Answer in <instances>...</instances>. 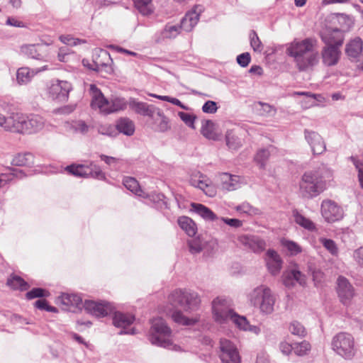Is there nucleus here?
<instances>
[{
  "instance_id": "nucleus-48",
  "label": "nucleus",
  "mask_w": 363,
  "mask_h": 363,
  "mask_svg": "<svg viewBox=\"0 0 363 363\" xmlns=\"http://www.w3.org/2000/svg\"><path fill=\"white\" fill-rule=\"evenodd\" d=\"M250 45L255 52H261L263 50V45L259 40L257 33L252 30L250 33Z\"/></svg>"
},
{
  "instance_id": "nucleus-24",
  "label": "nucleus",
  "mask_w": 363,
  "mask_h": 363,
  "mask_svg": "<svg viewBox=\"0 0 363 363\" xmlns=\"http://www.w3.org/2000/svg\"><path fill=\"white\" fill-rule=\"evenodd\" d=\"M45 124L43 118L39 115H24V123L22 134H30L41 130Z\"/></svg>"
},
{
  "instance_id": "nucleus-22",
  "label": "nucleus",
  "mask_w": 363,
  "mask_h": 363,
  "mask_svg": "<svg viewBox=\"0 0 363 363\" xmlns=\"http://www.w3.org/2000/svg\"><path fill=\"white\" fill-rule=\"evenodd\" d=\"M305 138L310 145L314 155H320L326 150L325 143L316 132L305 130Z\"/></svg>"
},
{
  "instance_id": "nucleus-46",
  "label": "nucleus",
  "mask_w": 363,
  "mask_h": 363,
  "mask_svg": "<svg viewBox=\"0 0 363 363\" xmlns=\"http://www.w3.org/2000/svg\"><path fill=\"white\" fill-rule=\"evenodd\" d=\"M33 71H32V74H30V71L28 67H21L19 68L17 71L16 79L18 83H27L29 82L33 74Z\"/></svg>"
},
{
  "instance_id": "nucleus-50",
  "label": "nucleus",
  "mask_w": 363,
  "mask_h": 363,
  "mask_svg": "<svg viewBox=\"0 0 363 363\" xmlns=\"http://www.w3.org/2000/svg\"><path fill=\"white\" fill-rule=\"evenodd\" d=\"M181 31L178 25H167L162 32V35L167 38H174L177 37Z\"/></svg>"
},
{
  "instance_id": "nucleus-51",
  "label": "nucleus",
  "mask_w": 363,
  "mask_h": 363,
  "mask_svg": "<svg viewBox=\"0 0 363 363\" xmlns=\"http://www.w3.org/2000/svg\"><path fill=\"white\" fill-rule=\"evenodd\" d=\"M49 292L42 288H33L30 291H28L26 294V297L28 300H31L35 298H43L49 296Z\"/></svg>"
},
{
  "instance_id": "nucleus-20",
  "label": "nucleus",
  "mask_w": 363,
  "mask_h": 363,
  "mask_svg": "<svg viewBox=\"0 0 363 363\" xmlns=\"http://www.w3.org/2000/svg\"><path fill=\"white\" fill-rule=\"evenodd\" d=\"M58 301L64 311H74L76 309H81L83 306L82 298L77 294H62L58 297Z\"/></svg>"
},
{
  "instance_id": "nucleus-44",
  "label": "nucleus",
  "mask_w": 363,
  "mask_h": 363,
  "mask_svg": "<svg viewBox=\"0 0 363 363\" xmlns=\"http://www.w3.org/2000/svg\"><path fill=\"white\" fill-rule=\"evenodd\" d=\"M272 149L273 147L269 146L268 148H262L257 151L255 160L259 164L260 168L264 169L265 167L266 162L268 160Z\"/></svg>"
},
{
  "instance_id": "nucleus-25",
  "label": "nucleus",
  "mask_w": 363,
  "mask_h": 363,
  "mask_svg": "<svg viewBox=\"0 0 363 363\" xmlns=\"http://www.w3.org/2000/svg\"><path fill=\"white\" fill-rule=\"evenodd\" d=\"M90 91L92 96L91 102L92 108H98L100 111L106 113L108 100L104 97L101 90L95 84L90 85Z\"/></svg>"
},
{
  "instance_id": "nucleus-47",
  "label": "nucleus",
  "mask_w": 363,
  "mask_h": 363,
  "mask_svg": "<svg viewBox=\"0 0 363 363\" xmlns=\"http://www.w3.org/2000/svg\"><path fill=\"white\" fill-rule=\"evenodd\" d=\"M349 160L352 162L358 172V180L361 188L363 189V161L354 156H350Z\"/></svg>"
},
{
  "instance_id": "nucleus-28",
  "label": "nucleus",
  "mask_w": 363,
  "mask_h": 363,
  "mask_svg": "<svg viewBox=\"0 0 363 363\" xmlns=\"http://www.w3.org/2000/svg\"><path fill=\"white\" fill-rule=\"evenodd\" d=\"M362 39L355 38L346 45L345 52L350 59L355 60L362 52Z\"/></svg>"
},
{
  "instance_id": "nucleus-62",
  "label": "nucleus",
  "mask_w": 363,
  "mask_h": 363,
  "mask_svg": "<svg viewBox=\"0 0 363 363\" xmlns=\"http://www.w3.org/2000/svg\"><path fill=\"white\" fill-rule=\"evenodd\" d=\"M221 220L233 228H238L242 225V221L237 218H221Z\"/></svg>"
},
{
  "instance_id": "nucleus-52",
  "label": "nucleus",
  "mask_w": 363,
  "mask_h": 363,
  "mask_svg": "<svg viewBox=\"0 0 363 363\" xmlns=\"http://www.w3.org/2000/svg\"><path fill=\"white\" fill-rule=\"evenodd\" d=\"M289 330L293 335L301 337H304L306 334L305 328L298 320L291 322L289 326Z\"/></svg>"
},
{
  "instance_id": "nucleus-10",
  "label": "nucleus",
  "mask_w": 363,
  "mask_h": 363,
  "mask_svg": "<svg viewBox=\"0 0 363 363\" xmlns=\"http://www.w3.org/2000/svg\"><path fill=\"white\" fill-rule=\"evenodd\" d=\"M320 211L322 216L328 223L340 220L344 216L342 208L330 199H325L322 201Z\"/></svg>"
},
{
  "instance_id": "nucleus-19",
  "label": "nucleus",
  "mask_w": 363,
  "mask_h": 363,
  "mask_svg": "<svg viewBox=\"0 0 363 363\" xmlns=\"http://www.w3.org/2000/svg\"><path fill=\"white\" fill-rule=\"evenodd\" d=\"M340 48L335 45H325L321 50L323 64L327 67L336 65L341 56Z\"/></svg>"
},
{
  "instance_id": "nucleus-1",
  "label": "nucleus",
  "mask_w": 363,
  "mask_h": 363,
  "mask_svg": "<svg viewBox=\"0 0 363 363\" xmlns=\"http://www.w3.org/2000/svg\"><path fill=\"white\" fill-rule=\"evenodd\" d=\"M169 303L159 308L160 313L167 318H186L181 310L191 312L198 308L201 299L199 294L190 289H178L168 296Z\"/></svg>"
},
{
  "instance_id": "nucleus-49",
  "label": "nucleus",
  "mask_w": 363,
  "mask_h": 363,
  "mask_svg": "<svg viewBox=\"0 0 363 363\" xmlns=\"http://www.w3.org/2000/svg\"><path fill=\"white\" fill-rule=\"evenodd\" d=\"M160 119V122L157 125V130L160 132H165L170 128L169 119L164 115L163 112L160 109H157L155 113Z\"/></svg>"
},
{
  "instance_id": "nucleus-17",
  "label": "nucleus",
  "mask_w": 363,
  "mask_h": 363,
  "mask_svg": "<svg viewBox=\"0 0 363 363\" xmlns=\"http://www.w3.org/2000/svg\"><path fill=\"white\" fill-rule=\"evenodd\" d=\"M320 38L325 45H335L340 48L344 41V33L340 28H325L320 32Z\"/></svg>"
},
{
  "instance_id": "nucleus-43",
  "label": "nucleus",
  "mask_w": 363,
  "mask_h": 363,
  "mask_svg": "<svg viewBox=\"0 0 363 363\" xmlns=\"http://www.w3.org/2000/svg\"><path fill=\"white\" fill-rule=\"evenodd\" d=\"M135 8L144 15H149L152 12V0H133Z\"/></svg>"
},
{
  "instance_id": "nucleus-7",
  "label": "nucleus",
  "mask_w": 363,
  "mask_h": 363,
  "mask_svg": "<svg viewBox=\"0 0 363 363\" xmlns=\"http://www.w3.org/2000/svg\"><path fill=\"white\" fill-rule=\"evenodd\" d=\"M82 307L89 314L97 317L101 315L103 317L111 316V318H128L118 311L111 303L105 301L86 300ZM129 318H135V315H131Z\"/></svg>"
},
{
  "instance_id": "nucleus-11",
  "label": "nucleus",
  "mask_w": 363,
  "mask_h": 363,
  "mask_svg": "<svg viewBox=\"0 0 363 363\" xmlns=\"http://www.w3.org/2000/svg\"><path fill=\"white\" fill-rule=\"evenodd\" d=\"M24 115L20 113H11L6 116L0 113V126L5 130L13 133H23Z\"/></svg>"
},
{
  "instance_id": "nucleus-23",
  "label": "nucleus",
  "mask_w": 363,
  "mask_h": 363,
  "mask_svg": "<svg viewBox=\"0 0 363 363\" xmlns=\"http://www.w3.org/2000/svg\"><path fill=\"white\" fill-rule=\"evenodd\" d=\"M201 8L200 6H195L194 9L188 13L181 20L180 29L186 32H190L197 24L199 20Z\"/></svg>"
},
{
  "instance_id": "nucleus-33",
  "label": "nucleus",
  "mask_w": 363,
  "mask_h": 363,
  "mask_svg": "<svg viewBox=\"0 0 363 363\" xmlns=\"http://www.w3.org/2000/svg\"><path fill=\"white\" fill-rule=\"evenodd\" d=\"M177 222L179 227L184 230L189 236L192 237L196 235L197 227L191 218L187 216H181L178 218Z\"/></svg>"
},
{
  "instance_id": "nucleus-59",
  "label": "nucleus",
  "mask_w": 363,
  "mask_h": 363,
  "mask_svg": "<svg viewBox=\"0 0 363 363\" xmlns=\"http://www.w3.org/2000/svg\"><path fill=\"white\" fill-rule=\"evenodd\" d=\"M72 128L75 132L85 134L89 131V126L83 121H79L72 124Z\"/></svg>"
},
{
  "instance_id": "nucleus-5",
  "label": "nucleus",
  "mask_w": 363,
  "mask_h": 363,
  "mask_svg": "<svg viewBox=\"0 0 363 363\" xmlns=\"http://www.w3.org/2000/svg\"><path fill=\"white\" fill-rule=\"evenodd\" d=\"M331 347L337 354L347 360L352 359L357 353L353 336L345 332H340L333 337Z\"/></svg>"
},
{
  "instance_id": "nucleus-61",
  "label": "nucleus",
  "mask_w": 363,
  "mask_h": 363,
  "mask_svg": "<svg viewBox=\"0 0 363 363\" xmlns=\"http://www.w3.org/2000/svg\"><path fill=\"white\" fill-rule=\"evenodd\" d=\"M353 258L357 264L363 268V246L354 251Z\"/></svg>"
},
{
  "instance_id": "nucleus-35",
  "label": "nucleus",
  "mask_w": 363,
  "mask_h": 363,
  "mask_svg": "<svg viewBox=\"0 0 363 363\" xmlns=\"http://www.w3.org/2000/svg\"><path fill=\"white\" fill-rule=\"evenodd\" d=\"M34 163V156L30 152L19 153L12 160L11 164L15 166H30Z\"/></svg>"
},
{
  "instance_id": "nucleus-58",
  "label": "nucleus",
  "mask_w": 363,
  "mask_h": 363,
  "mask_svg": "<svg viewBox=\"0 0 363 363\" xmlns=\"http://www.w3.org/2000/svg\"><path fill=\"white\" fill-rule=\"evenodd\" d=\"M217 110V104L213 101H207L202 106V111L206 113H215Z\"/></svg>"
},
{
  "instance_id": "nucleus-55",
  "label": "nucleus",
  "mask_w": 363,
  "mask_h": 363,
  "mask_svg": "<svg viewBox=\"0 0 363 363\" xmlns=\"http://www.w3.org/2000/svg\"><path fill=\"white\" fill-rule=\"evenodd\" d=\"M282 245L286 247L292 255H296L301 252V247L294 241L283 240Z\"/></svg>"
},
{
  "instance_id": "nucleus-27",
  "label": "nucleus",
  "mask_w": 363,
  "mask_h": 363,
  "mask_svg": "<svg viewBox=\"0 0 363 363\" xmlns=\"http://www.w3.org/2000/svg\"><path fill=\"white\" fill-rule=\"evenodd\" d=\"M130 106L138 114L149 116L154 120H157L155 118V113L158 108H155L152 105H148L144 102H139L133 101L130 103Z\"/></svg>"
},
{
  "instance_id": "nucleus-30",
  "label": "nucleus",
  "mask_w": 363,
  "mask_h": 363,
  "mask_svg": "<svg viewBox=\"0 0 363 363\" xmlns=\"http://www.w3.org/2000/svg\"><path fill=\"white\" fill-rule=\"evenodd\" d=\"M117 130L125 135L130 136L135 133V124L128 118H121L116 123Z\"/></svg>"
},
{
  "instance_id": "nucleus-4",
  "label": "nucleus",
  "mask_w": 363,
  "mask_h": 363,
  "mask_svg": "<svg viewBox=\"0 0 363 363\" xmlns=\"http://www.w3.org/2000/svg\"><path fill=\"white\" fill-rule=\"evenodd\" d=\"M250 301L254 306L259 307L263 315L271 314L274 311L275 297L267 286L255 288L250 294Z\"/></svg>"
},
{
  "instance_id": "nucleus-26",
  "label": "nucleus",
  "mask_w": 363,
  "mask_h": 363,
  "mask_svg": "<svg viewBox=\"0 0 363 363\" xmlns=\"http://www.w3.org/2000/svg\"><path fill=\"white\" fill-rule=\"evenodd\" d=\"M266 255L267 266L269 272L273 275L277 274L281 269V258L274 250H268Z\"/></svg>"
},
{
  "instance_id": "nucleus-56",
  "label": "nucleus",
  "mask_w": 363,
  "mask_h": 363,
  "mask_svg": "<svg viewBox=\"0 0 363 363\" xmlns=\"http://www.w3.org/2000/svg\"><path fill=\"white\" fill-rule=\"evenodd\" d=\"M189 251L192 254H198L203 249V244L200 239H193L188 242Z\"/></svg>"
},
{
  "instance_id": "nucleus-14",
  "label": "nucleus",
  "mask_w": 363,
  "mask_h": 363,
  "mask_svg": "<svg viewBox=\"0 0 363 363\" xmlns=\"http://www.w3.org/2000/svg\"><path fill=\"white\" fill-rule=\"evenodd\" d=\"M220 359L223 363H240L239 353L234 345L228 340H220Z\"/></svg>"
},
{
  "instance_id": "nucleus-37",
  "label": "nucleus",
  "mask_w": 363,
  "mask_h": 363,
  "mask_svg": "<svg viewBox=\"0 0 363 363\" xmlns=\"http://www.w3.org/2000/svg\"><path fill=\"white\" fill-rule=\"evenodd\" d=\"M123 184L127 189L135 194L140 196H145V193L142 191L138 182L135 178L126 177L123 179Z\"/></svg>"
},
{
  "instance_id": "nucleus-32",
  "label": "nucleus",
  "mask_w": 363,
  "mask_h": 363,
  "mask_svg": "<svg viewBox=\"0 0 363 363\" xmlns=\"http://www.w3.org/2000/svg\"><path fill=\"white\" fill-rule=\"evenodd\" d=\"M201 133L208 140L215 141L220 140V134H218L215 131V124L211 120L203 121Z\"/></svg>"
},
{
  "instance_id": "nucleus-12",
  "label": "nucleus",
  "mask_w": 363,
  "mask_h": 363,
  "mask_svg": "<svg viewBox=\"0 0 363 363\" xmlns=\"http://www.w3.org/2000/svg\"><path fill=\"white\" fill-rule=\"evenodd\" d=\"M72 89V84L67 81L57 80L49 87L48 94L53 100L65 102L67 101L69 94Z\"/></svg>"
},
{
  "instance_id": "nucleus-53",
  "label": "nucleus",
  "mask_w": 363,
  "mask_h": 363,
  "mask_svg": "<svg viewBox=\"0 0 363 363\" xmlns=\"http://www.w3.org/2000/svg\"><path fill=\"white\" fill-rule=\"evenodd\" d=\"M320 242L323 246L330 252L333 255H336L338 252V248L335 242L331 239L320 238Z\"/></svg>"
},
{
  "instance_id": "nucleus-13",
  "label": "nucleus",
  "mask_w": 363,
  "mask_h": 363,
  "mask_svg": "<svg viewBox=\"0 0 363 363\" xmlns=\"http://www.w3.org/2000/svg\"><path fill=\"white\" fill-rule=\"evenodd\" d=\"M111 61V59L108 51L99 50L94 55L93 64L89 68L100 73L103 72L109 73L111 71V67L109 65Z\"/></svg>"
},
{
  "instance_id": "nucleus-38",
  "label": "nucleus",
  "mask_w": 363,
  "mask_h": 363,
  "mask_svg": "<svg viewBox=\"0 0 363 363\" xmlns=\"http://www.w3.org/2000/svg\"><path fill=\"white\" fill-rule=\"evenodd\" d=\"M135 319H113L112 324L116 328H121L122 330L118 334H134V328L128 329L133 323Z\"/></svg>"
},
{
  "instance_id": "nucleus-6",
  "label": "nucleus",
  "mask_w": 363,
  "mask_h": 363,
  "mask_svg": "<svg viewBox=\"0 0 363 363\" xmlns=\"http://www.w3.org/2000/svg\"><path fill=\"white\" fill-rule=\"evenodd\" d=\"M172 330L162 319H154L150 330L149 340L152 345L169 348L172 345Z\"/></svg>"
},
{
  "instance_id": "nucleus-29",
  "label": "nucleus",
  "mask_w": 363,
  "mask_h": 363,
  "mask_svg": "<svg viewBox=\"0 0 363 363\" xmlns=\"http://www.w3.org/2000/svg\"><path fill=\"white\" fill-rule=\"evenodd\" d=\"M191 207L193 211L206 220L213 221L218 218L216 215L209 208L201 203H191Z\"/></svg>"
},
{
  "instance_id": "nucleus-54",
  "label": "nucleus",
  "mask_w": 363,
  "mask_h": 363,
  "mask_svg": "<svg viewBox=\"0 0 363 363\" xmlns=\"http://www.w3.org/2000/svg\"><path fill=\"white\" fill-rule=\"evenodd\" d=\"M22 172L17 169H13L12 172L7 176L2 174L0 176V187L6 184L7 182L11 181L13 177H21Z\"/></svg>"
},
{
  "instance_id": "nucleus-40",
  "label": "nucleus",
  "mask_w": 363,
  "mask_h": 363,
  "mask_svg": "<svg viewBox=\"0 0 363 363\" xmlns=\"http://www.w3.org/2000/svg\"><path fill=\"white\" fill-rule=\"evenodd\" d=\"M152 202L157 208H167V203L165 201V196L160 193H151L150 194H145V196Z\"/></svg>"
},
{
  "instance_id": "nucleus-15",
  "label": "nucleus",
  "mask_w": 363,
  "mask_h": 363,
  "mask_svg": "<svg viewBox=\"0 0 363 363\" xmlns=\"http://www.w3.org/2000/svg\"><path fill=\"white\" fill-rule=\"evenodd\" d=\"M239 242L245 249L255 253H259L265 250L266 242L264 240L254 235H243L238 237Z\"/></svg>"
},
{
  "instance_id": "nucleus-41",
  "label": "nucleus",
  "mask_w": 363,
  "mask_h": 363,
  "mask_svg": "<svg viewBox=\"0 0 363 363\" xmlns=\"http://www.w3.org/2000/svg\"><path fill=\"white\" fill-rule=\"evenodd\" d=\"M225 142L229 149L236 150L242 146L240 139L233 130H228L225 134Z\"/></svg>"
},
{
  "instance_id": "nucleus-9",
  "label": "nucleus",
  "mask_w": 363,
  "mask_h": 363,
  "mask_svg": "<svg viewBox=\"0 0 363 363\" xmlns=\"http://www.w3.org/2000/svg\"><path fill=\"white\" fill-rule=\"evenodd\" d=\"M212 311L215 318H246L238 314L233 308L232 300L218 296L212 301Z\"/></svg>"
},
{
  "instance_id": "nucleus-16",
  "label": "nucleus",
  "mask_w": 363,
  "mask_h": 363,
  "mask_svg": "<svg viewBox=\"0 0 363 363\" xmlns=\"http://www.w3.org/2000/svg\"><path fill=\"white\" fill-rule=\"evenodd\" d=\"M337 292L340 301L345 304H348L354 296V290L352 284L344 277H339L337 280Z\"/></svg>"
},
{
  "instance_id": "nucleus-60",
  "label": "nucleus",
  "mask_w": 363,
  "mask_h": 363,
  "mask_svg": "<svg viewBox=\"0 0 363 363\" xmlns=\"http://www.w3.org/2000/svg\"><path fill=\"white\" fill-rule=\"evenodd\" d=\"M251 57L249 52H244L237 57L238 63L242 67H247L250 62Z\"/></svg>"
},
{
  "instance_id": "nucleus-2",
  "label": "nucleus",
  "mask_w": 363,
  "mask_h": 363,
  "mask_svg": "<svg viewBox=\"0 0 363 363\" xmlns=\"http://www.w3.org/2000/svg\"><path fill=\"white\" fill-rule=\"evenodd\" d=\"M331 177V171L325 167L305 172L298 184L300 196L304 199L318 196L326 189V179Z\"/></svg>"
},
{
  "instance_id": "nucleus-39",
  "label": "nucleus",
  "mask_w": 363,
  "mask_h": 363,
  "mask_svg": "<svg viewBox=\"0 0 363 363\" xmlns=\"http://www.w3.org/2000/svg\"><path fill=\"white\" fill-rule=\"evenodd\" d=\"M293 216L294 217L295 222L305 229L311 231L315 229V224L310 219L301 214L297 210L293 211Z\"/></svg>"
},
{
  "instance_id": "nucleus-36",
  "label": "nucleus",
  "mask_w": 363,
  "mask_h": 363,
  "mask_svg": "<svg viewBox=\"0 0 363 363\" xmlns=\"http://www.w3.org/2000/svg\"><path fill=\"white\" fill-rule=\"evenodd\" d=\"M126 106L127 103L123 98H112L110 101L108 100L106 113H111L124 110L126 108Z\"/></svg>"
},
{
  "instance_id": "nucleus-42",
  "label": "nucleus",
  "mask_w": 363,
  "mask_h": 363,
  "mask_svg": "<svg viewBox=\"0 0 363 363\" xmlns=\"http://www.w3.org/2000/svg\"><path fill=\"white\" fill-rule=\"evenodd\" d=\"M233 323L240 330L245 331H250L255 334H258L259 332V327L251 325L247 319H231Z\"/></svg>"
},
{
  "instance_id": "nucleus-63",
  "label": "nucleus",
  "mask_w": 363,
  "mask_h": 363,
  "mask_svg": "<svg viewBox=\"0 0 363 363\" xmlns=\"http://www.w3.org/2000/svg\"><path fill=\"white\" fill-rule=\"evenodd\" d=\"M294 345H291L286 342H281L279 345L281 352L286 355H289L294 350Z\"/></svg>"
},
{
  "instance_id": "nucleus-45",
  "label": "nucleus",
  "mask_w": 363,
  "mask_h": 363,
  "mask_svg": "<svg viewBox=\"0 0 363 363\" xmlns=\"http://www.w3.org/2000/svg\"><path fill=\"white\" fill-rule=\"evenodd\" d=\"M294 352L297 356H305L311 350V346L310 343L306 340L294 344Z\"/></svg>"
},
{
  "instance_id": "nucleus-8",
  "label": "nucleus",
  "mask_w": 363,
  "mask_h": 363,
  "mask_svg": "<svg viewBox=\"0 0 363 363\" xmlns=\"http://www.w3.org/2000/svg\"><path fill=\"white\" fill-rule=\"evenodd\" d=\"M65 171L79 178L91 177L99 180L106 179L105 173L93 162L87 164H72L65 167Z\"/></svg>"
},
{
  "instance_id": "nucleus-57",
  "label": "nucleus",
  "mask_w": 363,
  "mask_h": 363,
  "mask_svg": "<svg viewBox=\"0 0 363 363\" xmlns=\"http://www.w3.org/2000/svg\"><path fill=\"white\" fill-rule=\"evenodd\" d=\"M179 118L184 123L188 125L189 127L195 129L194 121L196 119V116L193 114H190L189 113L185 112H179L178 113Z\"/></svg>"
},
{
  "instance_id": "nucleus-3",
  "label": "nucleus",
  "mask_w": 363,
  "mask_h": 363,
  "mask_svg": "<svg viewBox=\"0 0 363 363\" xmlns=\"http://www.w3.org/2000/svg\"><path fill=\"white\" fill-rule=\"evenodd\" d=\"M317 40L308 38L301 41H294L286 49L287 54L294 58L299 71H306L318 62V53L315 50Z\"/></svg>"
},
{
  "instance_id": "nucleus-64",
  "label": "nucleus",
  "mask_w": 363,
  "mask_h": 363,
  "mask_svg": "<svg viewBox=\"0 0 363 363\" xmlns=\"http://www.w3.org/2000/svg\"><path fill=\"white\" fill-rule=\"evenodd\" d=\"M92 325V323L89 320L84 321L83 319H79L77 322V330L79 331H84L86 328H89Z\"/></svg>"
},
{
  "instance_id": "nucleus-18",
  "label": "nucleus",
  "mask_w": 363,
  "mask_h": 363,
  "mask_svg": "<svg viewBox=\"0 0 363 363\" xmlns=\"http://www.w3.org/2000/svg\"><path fill=\"white\" fill-rule=\"evenodd\" d=\"M283 284L287 288H292L298 283L301 286L306 284V278L297 267L289 269L282 275Z\"/></svg>"
},
{
  "instance_id": "nucleus-31",
  "label": "nucleus",
  "mask_w": 363,
  "mask_h": 363,
  "mask_svg": "<svg viewBox=\"0 0 363 363\" xmlns=\"http://www.w3.org/2000/svg\"><path fill=\"white\" fill-rule=\"evenodd\" d=\"M222 188L228 191H234L240 187V177L228 173L221 174Z\"/></svg>"
},
{
  "instance_id": "nucleus-21",
  "label": "nucleus",
  "mask_w": 363,
  "mask_h": 363,
  "mask_svg": "<svg viewBox=\"0 0 363 363\" xmlns=\"http://www.w3.org/2000/svg\"><path fill=\"white\" fill-rule=\"evenodd\" d=\"M21 53L25 57L40 61H45L48 57L45 47L40 44L23 45L21 47Z\"/></svg>"
},
{
  "instance_id": "nucleus-34",
  "label": "nucleus",
  "mask_w": 363,
  "mask_h": 363,
  "mask_svg": "<svg viewBox=\"0 0 363 363\" xmlns=\"http://www.w3.org/2000/svg\"><path fill=\"white\" fill-rule=\"evenodd\" d=\"M6 285L13 290L26 291L29 288V284L21 277L12 274L6 281Z\"/></svg>"
}]
</instances>
